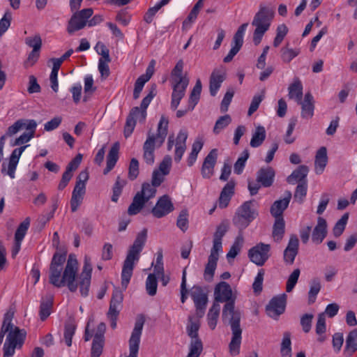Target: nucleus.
<instances>
[{"label": "nucleus", "mask_w": 357, "mask_h": 357, "mask_svg": "<svg viewBox=\"0 0 357 357\" xmlns=\"http://www.w3.org/2000/svg\"><path fill=\"white\" fill-rule=\"evenodd\" d=\"M138 113V107H135L130 110L124 126V136L126 138L130 137L132 133L136 126V121L137 120L139 121L140 118V115Z\"/></svg>", "instance_id": "29"}, {"label": "nucleus", "mask_w": 357, "mask_h": 357, "mask_svg": "<svg viewBox=\"0 0 357 357\" xmlns=\"http://www.w3.org/2000/svg\"><path fill=\"white\" fill-rule=\"evenodd\" d=\"M309 172V169L306 165H300L296 169H295L291 175H289L287 181L290 184H295L296 183H302L303 181H307L305 179Z\"/></svg>", "instance_id": "34"}, {"label": "nucleus", "mask_w": 357, "mask_h": 357, "mask_svg": "<svg viewBox=\"0 0 357 357\" xmlns=\"http://www.w3.org/2000/svg\"><path fill=\"white\" fill-rule=\"evenodd\" d=\"M327 234V223L324 218L319 217L317 219V225L314 228L312 234V240L317 244H320Z\"/></svg>", "instance_id": "25"}, {"label": "nucleus", "mask_w": 357, "mask_h": 357, "mask_svg": "<svg viewBox=\"0 0 357 357\" xmlns=\"http://www.w3.org/2000/svg\"><path fill=\"white\" fill-rule=\"evenodd\" d=\"M144 322L145 319L143 315H139L137 317L130 338L129 340L130 354L128 357H137L139 348L140 337Z\"/></svg>", "instance_id": "9"}, {"label": "nucleus", "mask_w": 357, "mask_h": 357, "mask_svg": "<svg viewBox=\"0 0 357 357\" xmlns=\"http://www.w3.org/2000/svg\"><path fill=\"white\" fill-rule=\"evenodd\" d=\"M307 181H303L299 183L296 188V190L294 195V199L296 202L299 204H302L307 195Z\"/></svg>", "instance_id": "45"}, {"label": "nucleus", "mask_w": 357, "mask_h": 357, "mask_svg": "<svg viewBox=\"0 0 357 357\" xmlns=\"http://www.w3.org/2000/svg\"><path fill=\"white\" fill-rule=\"evenodd\" d=\"M157 278L154 274H149L146 281V289L149 295L154 296L157 292Z\"/></svg>", "instance_id": "57"}, {"label": "nucleus", "mask_w": 357, "mask_h": 357, "mask_svg": "<svg viewBox=\"0 0 357 357\" xmlns=\"http://www.w3.org/2000/svg\"><path fill=\"white\" fill-rule=\"evenodd\" d=\"M235 182L234 181H229L222 188L219 197V207L221 208H226L234 193Z\"/></svg>", "instance_id": "27"}, {"label": "nucleus", "mask_w": 357, "mask_h": 357, "mask_svg": "<svg viewBox=\"0 0 357 357\" xmlns=\"http://www.w3.org/2000/svg\"><path fill=\"white\" fill-rule=\"evenodd\" d=\"M275 222L273 227L272 235L274 240L277 242L280 241L284 234L285 222L284 218H275Z\"/></svg>", "instance_id": "39"}, {"label": "nucleus", "mask_w": 357, "mask_h": 357, "mask_svg": "<svg viewBox=\"0 0 357 357\" xmlns=\"http://www.w3.org/2000/svg\"><path fill=\"white\" fill-rule=\"evenodd\" d=\"M52 298L50 297L46 301H42L40 306V318L45 321L51 313Z\"/></svg>", "instance_id": "56"}, {"label": "nucleus", "mask_w": 357, "mask_h": 357, "mask_svg": "<svg viewBox=\"0 0 357 357\" xmlns=\"http://www.w3.org/2000/svg\"><path fill=\"white\" fill-rule=\"evenodd\" d=\"M243 241H244V240H243V238L242 236H238L236 238L234 243L230 248L229 251L227 254V259H230V258L234 259L237 256V255L239 253V252L241 250V248L243 244Z\"/></svg>", "instance_id": "53"}, {"label": "nucleus", "mask_w": 357, "mask_h": 357, "mask_svg": "<svg viewBox=\"0 0 357 357\" xmlns=\"http://www.w3.org/2000/svg\"><path fill=\"white\" fill-rule=\"evenodd\" d=\"M75 11L68 21L67 26V31L70 35L84 29L87 24L88 20L93 13L92 8H84L80 11Z\"/></svg>", "instance_id": "8"}, {"label": "nucleus", "mask_w": 357, "mask_h": 357, "mask_svg": "<svg viewBox=\"0 0 357 357\" xmlns=\"http://www.w3.org/2000/svg\"><path fill=\"white\" fill-rule=\"evenodd\" d=\"M291 197V192L287 190L285 192L283 199L274 202L271 207V213L275 218H283L282 213L288 207Z\"/></svg>", "instance_id": "20"}, {"label": "nucleus", "mask_w": 357, "mask_h": 357, "mask_svg": "<svg viewBox=\"0 0 357 357\" xmlns=\"http://www.w3.org/2000/svg\"><path fill=\"white\" fill-rule=\"evenodd\" d=\"M12 20V14L9 10H7L3 17L0 20V36H1L10 26Z\"/></svg>", "instance_id": "63"}, {"label": "nucleus", "mask_w": 357, "mask_h": 357, "mask_svg": "<svg viewBox=\"0 0 357 357\" xmlns=\"http://www.w3.org/2000/svg\"><path fill=\"white\" fill-rule=\"evenodd\" d=\"M146 236L147 230L144 229L137 234L132 245L128 252L121 272V284L125 289L127 287L132 275L135 264L139 259L140 252L144 246Z\"/></svg>", "instance_id": "3"}, {"label": "nucleus", "mask_w": 357, "mask_h": 357, "mask_svg": "<svg viewBox=\"0 0 357 357\" xmlns=\"http://www.w3.org/2000/svg\"><path fill=\"white\" fill-rule=\"evenodd\" d=\"M174 210V204L169 195L160 197L155 206L151 209V213L155 218H161Z\"/></svg>", "instance_id": "15"}, {"label": "nucleus", "mask_w": 357, "mask_h": 357, "mask_svg": "<svg viewBox=\"0 0 357 357\" xmlns=\"http://www.w3.org/2000/svg\"><path fill=\"white\" fill-rule=\"evenodd\" d=\"M36 126L37 123L35 120H29V123L26 126V128H25L27 132H24L19 137H17L15 139L13 145H22L30 141L34 136Z\"/></svg>", "instance_id": "32"}, {"label": "nucleus", "mask_w": 357, "mask_h": 357, "mask_svg": "<svg viewBox=\"0 0 357 357\" xmlns=\"http://www.w3.org/2000/svg\"><path fill=\"white\" fill-rule=\"evenodd\" d=\"M14 312L8 311L4 314L3 324L8 326L7 337L3 344V357H12L16 348L22 347L26 333L13 323Z\"/></svg>", "instance_id": "4"}, {"label": "nucleus", "mask_w": 357, "mask_h": 357, "mask_svg": "<svg viewBox=\"0 0 357 357\" xmlns=\"http://www.w3.org/2000/svg\"><path fill=\"white\" fill-rule=\"evenodd\" d=\"M29 123V120L27 119H19L15 121L12 126L8 128V130L6 133V136L12 137L16 133H17L20 130L23 128H26V126Z\"/></svg>", "instance_id": "48"}, {"label": "nucleus", "mask_w": 357, "mask_h": 357, "mask_svg": "<svg viewBox=\"0 0 357 357\" xmlns=\"http://www.w3.org/2000/svg\"><path fill=\"white\" fill-rule=\"evenodd\" d=\"M357 351V329L350 331L347 336L343 355L345 357H351Z\"/></svg>", "instance_id": "26"}, {"label": "nucleus", "mask_w": 357, "mask_h": 357, "mask_svg": "<svg viewBox=\"0 0 357 357\" xmlns=\"http://www.w3.org/2000/svg\"><path fill=\"white\" fill-rule=\"evenodd\" d=\"M165 5L161 2H158L154 6L151 7L148 9L147 12L144 15V20L147 24H151L153 22V17L157 12Z\"/></svg>", "instance_id": "62"}, {"label": "nucleus", "mask_w": 357, "mask_h": 357, "mask_svg": "<svg viewBox=\"0 0 357 357\" xmlns=\"http://www.w3.org/2000/svg\"><path fill=\"white\" fill-rule=\"evenodd\" d=\"M248 26V23L241 24L237 31L235 33L232 40V47L228 54L224 58L225 63H229L232 61L234 56L239 52L243 44V36Z\"/></svg>", "instance_id": "14"}, {"label": "nucleus", "mask_w": 357, "mask_h": 357, "mask_svg": "<svg viewBox=\"0 0 357 357\" xmlns=\"http://www.w3.org/2000/svg\"><path fill=\"white\" fill-rule=\"evenodd\" d=\"M231 122V119L229 115L226 114L220 116L215 122L213 128V133L218 135L223 129L227 128Z\"/></svg>", "instance_id": "51"}, {"label": "nucleus", "mask_w": 357, "mask_h": 357, "mask_svg": "<svg viewBox=\"0 0 357 357\" xmlns=\"http://www.w3.org/2000/svg\"><path fill=\"white\" fill-rule=\"evenodd\" d=\"M66 260V253H54L50 266V283L56 287L66 285L71 292L76 291L79 287L81 295L84 297L87 296L92 273L91 258L85 256L82 271L78 277V283L75 282L78 271V262L75 256L69 255L66 267L63 268Z\"/></svg>", "instance_id": "1"}, {"label": "nucleus", "mask_w": 357, "mask_h": 357, "mask_svg": "<svg viewBox=\"0 0 357 357\" xmlns=\"http://www.w3.org/2000/svg\"><path fill=\"white\" fill-rule=\"evenodd\" d=\"M168 119L162 116L158 125L157 133L154 135L150 132L143 145V158L146 164L154 163V151L156 148H160L164 143L167 135Z\"/></svg>", "instance_id": "5"}, {"label": "nucleus", "mask_w": 357, "mask_h": 357, "mask_svg": "<svg viewBox=\"0 0 357 357\" xmlns=\"http://www.w3.org/2000/svg\"><path fill=\"white\" fill-rule=\"evenodd\" d=\"M30 225V218H26L18 226L15 234V242L12 249V257H15L21 248V244Z\"/></svg>", "instance_id": "16"}, {"label": "nucleus", "mask_w": 357, "mask_h": 357, "mask_svg": "<svg viewBox=\"0 0 357 357\" xmlns=\"http://www.w3.org/2000/svg\"><path fill=\"white\" fill-rule=\"evenodd\" d=\"M196 307V316L198 319L203 317L208 303V296L202 287L194 286L190 294Z\"/></svg>", "instance_id": "12"}, {"label": "nucleus", "mask_w": 357, "mask_h": 357, "mask_svg": "<svg viewBox=\"0 0 357 357\" xmlns=\"http://www.w3.org/2000/svg\"><path fill=\"white\" fill-rule=\"evenodd\" d=\"M299 241L296 235L290 236L288 245L284 250L283 259L286 264H294L295 258L298 253Z\"/></svg>", "instance_id": "17"}, {"label": "nucleus", "mask_w": 357, "mask_h": 357, "mask_svg": "<svg viewBox=\"0 0 357 357\" xmlns=\"http://www.w3.org/2000/svg\"><path fill=\"white\" fill-rule=\"evenodd\" d=\"M202 91V83L200 79H197L195 85L191 91L189 100H188V110H193L195 105L197 104L199 98L200 93Z\"/></svg>", "instance_id": "38"}, {"label": "nucleus", "mask_w": 357, "mask_h": 357, "mask_svg": "<svg viewBox=\"0 0 357 357\" xmlns=\"http://www.w3.org/2000/svg\"><path fill=\"white\" fill-rule=\"evenodd\" d=\"M172 83L173 91L170 107L172 110H176L185 94V90L189 84V79H173Z\"/></svg>", "instance_id": "11"}, {"label": "nucleus", "mask_w": 357, "mask_h": 357, "mask_svg": "<svg viewBox=\"0 0 357 357\" xmlns=\"http://www.w3.org/2000/svg\"><path fill=\"white\" fill-rule=\"evenodd\" d=\"M218 158V149H212L205 158L201 172L204 178H209L213 174L214 167Z\"/></svg>", "instance_id": "19"}, {"label": "nucleus", "mask_w": 357, "mask_h": 357, "mask_svg": "<svg viewBox=\"0 0 357 357\" xmlns=\"http://www.w3.org/2000/svg\"><path fill=\"white\" fill-rule=\"evenodd\" d=\"M122 301L123 294L120 291H114L110 301L107 317H118L119 314V308L121 307Z\"/></svg>", "instance_id": "30"}, {"label": "nucleus", "mask_w": 357, "mask_h": 357, "mask_svg": "<svg viewBox=\"0 0 357 357\" xmlns=\"http://www.w3.org/2000/svg\"><path fill=\"white\" fill-rule=\"evenodd\" d=\"M266 130L264 126H258L256 127L255 132L250 142V146L257 148L261 146L266 139Z\"/></svg>", "instance_id": "36"}, {"label": "nucleus", "mask_w": 357, "mask_h": 357, "mask_svg": "<svg viewBox=\"0 0 357 357\" xmlns=\"http://www.w3.org/2000/svg\"><path fill=\"white\" fill-rule=\"evenodd\" d=\"M273 17L274 10L272 8L260 6L252 22V25L255 26L253 33V43L255 45L261 43L264 33L269 29Z\"/></svg>", "instance_id": "6"}, {"label": "nucleus", "mask_w": 357, "mask_h": 357, "mask_svg": "<svg viewBox=\"0 0 357 357\" xmlns=\"http://www.w3.org/2000/svg\"><path fill=\"white\" fill-rule=\"evenodd\" d=\"M249 155L250 153L248 150L245 149L242 152L241 156L238 158L234 165V171L235 174H241L243 172Z\"/></svg>", "instance_id": "49"}, {"label": "nucleus", "mask_w": 357, "mask_h": 357, "mask_svg": "<svg viewBox=\"0 0 357 357\" xmlns=\"http://www.w3.org/2000/svg\"><path fill=\"white\" fill-rule=\"evenodd\" d=\"M271 245L259 243L248 251L250 261L257 266H263L270 257Z\"/></svg>", "instance_id": "10"}, {"label": "nucleus", "mask_w": 357, "mask_h": 357, "mask_svg": "<svg viewBox=\"0 0 357 357\" xmlns=\"http://www.w3.org/2000/svg\"><path fill=\"white\" fill-rule=\"evenodd\" d=\"M252 206V201L245 202L236 211L233 222L239 229L246 228L257 217V212Z\"/></svg>", "instance_id": "7"}, {"label": "nucleus", "mask_w": 357, "mask_h": 357, "mask_svg": "<svg viewBox=\"0 0 357 357\" xmlns=\"http://www.w3.org/2000/svg\"><path fill=\"white\" fill-rule=\"evenodd\" d=\"M119 149L120 144L116 142L112 145L107 156V166L103 171L104 174H108L114 167L119 159Z\"/></svg>", "instance_id": "31"}, {"label": "nucleus", "mask_w": 357, "mask_h": 357, "mask_svg": "<svg viewBox=\"0 0 357 357\" xmlns=\"http://www.w3.org/2000/svg\"><path fill=\"white\" fill-rule=\"evenodd\" d=\"M298 103L301 105V117L306 119H311L314 110V100L312 95L310 92L306 93L304 99H301Z\"/></svg>", "instance_id": "22"}, {"label": "nucleus", "mask_w": 357, "mask_h": 357, "mask_svg": "<svg viewBox=\"0 0 357 357\" xmlns=\"http://www.w3.org/2000/svg\"><path fill=\"white\" fill-rule=\"evenodd\" d=\"M189 322L187 325L186 330L188 335L191 340L200 339L198 335V331L200 327L199 319L193 320V318L189 317Z\"/></svg>", "instance_id": "42"}, {"label": "nucleus", "mask_w": 357, "mask_h": 357, "mask_svg": "<svg viewBox=\"0 0 357 357\" xmlns=\"http://www.w3.org/2000/svg\"><path fill=\"white\" fill-rule=\"evenodd\" d=\"M313 317L312 314H305L301 317V325L304 333H307L310 331Z\"/></svg>", "instance_id": "64"}, {"label": "nucleus", "mask_w": 357, "mask_h": 357, "mask_svg": "<svg viewBox=\"0 0 357 357\" xmlns=\"http://www.w3.org/2000/svg\"><path fill=\"white\" fill-rule=\"evenodd\" d=\"M315 331L317 335L319 336L317 341L319 342H324L326 340V336L325 335L326 332V324L324 313L319 314Z\"/></svg>", "instance_id": "37"}, {"label": "nucleus", "mask_w": 357, "mask_h": 357, "mask_svg": "<svg viewBox=\"0 0 357 357\" xmlns=\"http://www.w3.org/2000/svg\"><path fill=\"white\" fill-rule=\"evenodd\" d=\"M291 334L289 332H285L283 335V339L281 343L280 352L283 357H291Z\"/></svg>", "instance_id": "43"}, {"label": "nucleus", "mask_w": 357, "mask_h": 357, "mask_svg": "<svg viewBox=\"0 0 357 357\" xmlns=\"http://www.w3.org/2000/svg\"><path fill=\"white\" fill-rule=\"evenodd\" d=\"M225 77L226 72L223 68L214 69L213 70L209 81V90L212 96H215L217 94Z\"/></svg>", "instance_id": "18"}, {"label": "nucleus", "mask_w": 357, "mask_h": 357, "mask_svg": "<svg viewBox=\"0 0 357 357\" xmlns=\"http://www.w3.org/2000/svg\"><path fill=\"white\" fill-rule=\"evenodd\" d=\"M321 283L319 279H314L310 283V288L308 292V303L312 304L316 301L317 295L321 290Z\"/></svg>", "instance_id": "50"}, {"label": "nucleus", "mask_w": 357, "mask_h": 357, "mask_svg": "<svg viewBox=\"0 0 357 357\" xmlns=\"http://www.w3.org/2000/svg\"><path fill=\"white\" fill-rule=\"evenodd\" d=\"M289 98L295 100L297 102L301 101L303 98V85L301 82L296 79L291 84L288 88Z\"/></svg>", "instance_id": "35"}, {"label": "nucleus", "mask_w": 357, "mask_h": 357, "mask_svg": "<svg viewBox=\"0 0 357 357\" xmlns=\"http://www.w3.org/2000/svg\"><path fill=\"white\" fill-rule=\"evenodd\" d=\"M300 273H301L300 269L296 268L290 274V275L289 276V278L287 279V284H286V291L287 292L289 293L294 289V287L296 286V284L298 282Z\"/></svg>", "instance_id": "59"}, {"label": "nucleus", "mask_w": 357, "mask_h": 357, "mask_svg": "<svg viewBox=\"0 0 357 357\" xmlns=\"http://www.w3.org/2000/svg\"><path fill=\"white\" fill-rule=\"evenodd\" d=\"M328 162L327 149L325 146L321 147L317 152L314 160L315 172L321 174Z\"/></svg>", "instance_id": "33"}, {"label": "nucleus", "mask_w": 357, "mask_h": 357, "mask_svg": "<svg viewBox=\"0 0 357 357\" xmlns=\"http://www.w3.org/2000/svg\"><path fill=\"white\" fill-rule=\"evenodd\" d=\"M188 357H199L203 350L201 339L191 340Z\"/></svg>", "instance_id": "47"}, {"label": "nucleus", "mask_w": 357, "mask_h": 357, "mask_svg": "<svg viewBox=\"0 0 357 357\" xmlns=\"http://www.w3.org/2000/svg\"><path fill=\"white\" fill-rule=\"evenodd\" d=\"M146 203V202L144 198L141 197L139 195L136 194L128 208V213L130 215H134L139 213Z\"/></svg>", "instance_id": "41"}, {"label": "nucleus", "mask_w": 357, "mask_h": 357, "mask_svg": "<svg viewBox=\"0 0 357 357\" xmlns=\"http://www.w3.org/2000/svg\"><path fill=\"white\" fill-rule=\"evenodd\" d=\"M215 302H225L222 310L223 320H228L231 331V338L229 344V351L231 356L240 353L243 329L241 327V314L234 310V299L232 298V291L230 285L226 282H220L214 290Z\"/></svg>", "instance_id": "2"}, {"label": "nucleus", "mask_w": 357, "mask_h": 357, "mask_svg": "<svg viewBox=\"0 0 357 357\" xmlns=\"http://www.w3.org/2000/svg\"><path fill=\"white\" fill-rule=\"evenodd\" d=\"M85 192V185H83L82 183L75 184L70 199V208L73 212H75L79 206L82 204Z\"/></svg>", "instance_id": "24"}, {"label": "nucleus", "mask_w": 357, "mask_h": 357, "mask_svg": "<svg viewBox=\"0 0 357 357\" xmlns=\"http://www.w3.org/2000/svg\"><path fill=\"white\" fill-rule=\"evenodd\" d=\"M287 298L286 294L273 297L266 307L267 314L271 318L278 319L285 310Z\"/></svg>", "instance_id": "13"}, {"label": "nucleus", "mask_w": 357, "mask_h": 357, "mask_svg": "<svg viewBox=\"0 0 357 357\" xmlns=\"http://www.w3.org/2000/svg\"><path fill=\"white\" fill-rule=\"evenodd\" d=\"M282 59L285 63H289L294 58L298 56L300 53L299 49H289L287 47H282L281 49Z\"/></svg>", "instance_id": "60"}, {"label": "nucleus", "mask_w": 357, "mask_h": 357, "mask_svg": "<svg viewBox=\"0 0 357 357\" xmlns=\"http://www.w3.org/2000/svg\"><path fill=\"white\" fill-rule=\"evenodd\" d=\"M76 325L73 321H69L65 324L64 328V340L67 346L70 347L72 344V339L75 334Z\"/></svg>", "instance_id": "46"}, {"label": "nucleus", "mask_w": 357, "mask_h": 357, "mask_svg": "<svg viewBox=\"0 0 357 357\" xmlns=\"http://www.w3.org/2000/svg\"><path fill=\"white\" fill-rule=\"evenodd\" d=\"M177 227L183 231H185L188 228V212L186 209L182 210L177 218Z\"/></svg>", "instance_id": "61"}, {"label": "nucleus", "mask_w": 357, "mask_h": 357, "mask_svg": "<svg viewBox=\"0 0 357 357\" xmlns=\"http://www.w3.org/2000/svg\"><path fill=\"white\" fill-rule=\"evenodd\" d=\"M220 305L218 303H213V305L210 308L208 314H207V319H208V324L211 329L213 330L215 329L216 325L218 319L219 317L220 314Z\"/></svg>", "instance_id": "40"}, {"label": "nucleus", "mask_w": 357, "mask_h": 357, "mask_svg": "<svg viewBox=\"0 0 357 357\" xmlns=\"http://www.w3.org/2000/svg\"><path fill=\"white\" fill-rule=\"evenodd\" d=\"M218 260V259L208 257V263L204 270V278L206 280L210 281L213 278Z\"/></svg>", "instance_id": "54"}, {"label": "nucleus", "mask_w": 357, "mask_h": 357, "mask_svg": "<svg viewBox=\"0 0 357 357\" xmlns=\"http://www.w3.org/2000/svg\"><path fill=\"white\" fill-rule=\"evenodd\" d=\"M188 138V132L184 130H181L176 137V149L174 160L176 162H179L182 158L183 153L186 149V140Z\"/></svg>", "instance_id": "28"}, {"label": "nucleus", "mask_w": 357, "mask_h": 357, "mask_svg": "<svg viewBox=\"0 0 357 357\" xmlns=\"http://www.w3.org/2000/svg\"><path fill=\"white\" fill-rule=\"evenodd\" d=\"M156 193L155 187L149 183H144L142 185V190L137 192V194L144 199L147 202L150 199L155 197Z\"/></svg>", "instance_id": "44"}, {"label": "nucleus", "mask_w": 357, "mask_h": 357, "mask_svg": "<svg viewBox=\"0 0 357 357\" xmlns=\"http://www.w3.org/2000/svg\"><path fill=\"white\" fill-rule=\"evenodd\" d=\"M349 219V214H344L342 218L336 222L333 229V233L335 237L340 236L344 231L347 220Z\"/></svg>", "instance_id": "55"}, {"label": "nucleus", "mask_w": 357, "mask_h": 357, "mask_svg": "<svg viewBox=\"0 0 357 357\" xmlns=\"http://www.w3.org/2000/svg\"><path fill=\"white\" fill-rule=\"evenodd\" d=\"M126 181L125 179L121 178L120 176H117L116 182L113 186L112 191L113 194L112 196V201L114 202H117L119 196L122 192V190L123 187L126 185Z\"/></svg>", "instance_id": "52"}, {"label": "nucleus", "mask_w": 357, "mask_h": 357, "mask_svg": "<svg viewBox=\"0 0 357 357\" xmlns=\"http://www.w3.org/2000/svg\"><path fill=\"white\" fill-rule=\"evenodd\" d=\"M29 145L22 146L20 148L15 149L9 158V162L8 165V169H7V174L11 178H14L15 176V170L17 166V164L19 162L20 156L22 153L24 152L25 149Z\"/></svg>", "instance_id": "23"}, {"label": "nucleus", "mask_w": 357, "mask_h": 357, "mask_svg": "<svg viewBox=\"0 0 357 357\" xmlns=\"http://www.w3.org/2000/svg\"><path fill=\"white\" fill-rule=\"evenodd\" d=\"M104 342L105 340L94 337L91 347V357H100L102 352Z\"/></svg>", "instance_id": "58"}, {"label": "nucleus", "mask_w": 357, "mask_h": 357, "mask_svg": "<svg viewBox=\"0 0 357 357\" xmlns=\"http://www.w3.org/2000/svg\"><path fill=\"white\" fill-rule=\"evenodd\" d=\"M275 175V170L271 167H261L257 173L256 181L261 186L268 188L273 185Z\"/></svg>", "instance_id": "21"}]
</instances>
